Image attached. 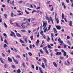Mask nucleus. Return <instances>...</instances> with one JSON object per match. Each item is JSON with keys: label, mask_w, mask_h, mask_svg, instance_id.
<instances>
[{"label": "nucleus", "mask_w": 73, "mask_h": 73, "mask_svg": "<svg viewBox=\"0 0 73 73\" xmlns=\"http://www.w3.org/2000/svg\"><path fill=\"white\" fill-rule=\"evenodd\" d=\"M31 19H28V22H29V23H30V21H31Z\"/></svg>", "instance_id": "41"}, {"label": "nucleus", "mask_w": 73, "mask_h": 73, "mask_svg": "<svg viewBox=\"0 0 73 73\" xmlns=\"http://www.w3.org/2000/svg\"><path fill=\"white\" fill-rule=\"evenodd\" d=\"M7 46V44H4L3 45V47L4 48H6Z\"/></svg>", "instance_id": "29"}, {"label": "nucleus", "mask_w": 73, "mask_h": 73, "mask_svg": "<svg viewBox=\"0 0 73 73\" xmlns=\"http://www.w3.org/2000/svg\"><path fill=\"white\" fill-rule=\"evenodd\" d=\"M22 2H23V1H20L18 2L19 3H22Z\"/></svg>", "instance_id": "53"}, {"label": "nucleus", "mask_w": 73, "mask_h": 73, "mask_svg": "<svg viewBox=\"0 0 73 73\" xmlns=\"http://www.w3.org/2000/svg\"><path fill=\"white\" fill-rule=\"evenodd\" d=\"M22 66L24 67V68H25V63H23L22 64Z\"/></svg>", "instance_id": "34"}, {"label": "nucleus", "mask_w": 73, "mask_h": 73, "mask_svg": "<svg viewBox=\"0 0 73 73\" xmlns=\"http://www.w3.org/2000/svg\"><path fill=\"white\" fill-rule=\"evenodd\" d=\"M22 26V28H23V29H24V28H25V26H23V25H21Z\"/></svg>", "instance_id": "52"}, {"label": "nucleus", "mask_w": 73, "mask_h": 73, "mask_svg": "<svg viewBox=\"0 0 73 73\" xmlns=\"http://www.w3.org/2000/svg\"><path fill=\"white\" fill-rule=\"evenodd\" d=\"M31 22H32V21H34V19L33 18H31Z\"/></svg>", "instance_id": "38"}, {"label": "nucleus", "mask_w": 73, "mask_h": 73, "mask_svg": "<svg viewBox=\"0 0 73 73\" xmlns=\"http://www.w3.org/2000/svg\"><path fill=\"white\" fill-rule=\"evenodd\" d=\"M40 33L41 35L42 36H44V34H43V31H42L40 32Z\"/></svg>", "instance_id": "24"}, {"label": "nucleus", "mask_w": 73, "mask_h": 73, "mask_svg": "<svg viewBox=\"0 0 73 73\" xmlns=\"http://www.w3.org/2000/svg\"><path fill=\"white\" fill-rule=\"evenodd\" d=\"M62 19H64V14L63 13L62 15Z\"/></svg>", "instance_id": "17"}, {"label": "nucleus", "mask_w": 73, "mask_h": 73, "mask_svg": "<svg viewBox=\"0 0 73 73\" xmlns=\"http://www.w3.org/2000/svg\"><path fill=\"white\" fill-rule=\"evenodd\" d=\"M47 48H48V47H47V46H46L44 48H43V50H44L45 51L46 50H47Z\"/></svg>", "instance_id": "10"}, {"label": "nucleus", "mask_w": 73, "mask_h": 73, "mask_svg": "<svg viewBox=\"0 0 73 73\" xmlns=\"http://www.w3.org/2000/svg\"><path fill=\"white\" fill-rule=\"evenodd\" d=\"M30 38L31 39V40H33V36H30Z\"/></svg>", "instance_id": "42"}, {"label": "nucleus", "mask_w": 73, "mask_h": 73, "mask_svg": "<svg viewBox=\"0 0 73 73\" xmlns=\"http://www.w3.org/2000/svg\"><path fill=\"white\" fill-rule=\"evenodd\" d=\"M50 28H51V25H50L48 27V29H47V32H48V31H49V30H50Z\"/></svg>", "instance_id": "8"}, {"label": "nucleus", "mask_w": 73, "mask_h": 73, "mask_svg": "<svg viewBox=\"0 0 73 73\" xmlns=\"http://www.w3.org/2000/svg\"><path fill=\"white\" fill-rule=\"evenodd\" d=\"M4 25L5 26V28L8 27V26H7V25L6 24V23H4Z\"/></svg>", "instance_id": "22"}, {"label": "nucleus", "mask_w": 73, "mask_h": 73, "mask_svg": "<svg viewBox=\"0 0 73 73\" xmlns=\"http://www.w3.org/2000/svg\"><path fill=\"white\" fill-rule=\"evenodd\" d=\"M12 58H13L14 61V62H15L16 64H18V62L17 61V60H15V58H14V57H13L12 56Z\"/></svg>", "instance_id": "4"}, {"label": "nucleus", "mask_w": 73, "mask_h": 73, "mask_svg": "<svg viewBox=\"0 0 73 73\" xmlns=\"http://www.w3.org/2000/svg\"><path fill=\"white\" fill-rule=\"evenodd\" d=\"M47 46L49 49H51L52 48V47L51 46H50V45H48Z\"/></svg>", "instance_id": "28"}, {"label": "nucleus", "mask_w": 73, "mask_h": 73, "mask_svg": "<svg viewBox=\"0 0 73 73\" xmlns=\"http://www.w3.org/2000/svg\"><path fill=\"white\" fill-rule=\"evenodd\" d=\"M13 12H11V17H13Z\"/></svg>", "instance_id": "35"}, {"label": "nucleus", "mask_w": 73, "mask_h": 73, "mask_svg": "<svg viewBox=\"0 0 73 73\" xmlns=\"http://www.w3.org/2000/svg\"><path fill=\"white\" fill-rule=\"evenodd\" d=\"M49 3H50V1H48L46 3V4H49Z\"/></svg>", "instance_id": "61"}, {"label": "nucleus", "mask_w": 73, "mask_h": 73, "mask_svg": "<svg viewBox=\"0 0 73 73\" xmlns=\"http://www.w3.org/2000/svg\"><path fill=\"white\" fill-rule=\"evenodd\" d=\"M28 54H29V55L30 56H32V53H31V52H29Z\"/></svg>", "instance_id": "25"}, {"label": "nucleus", "mask_w": 73, "mask_h": 73, "mask_svg": "<svg viewBox=\"0 0 73 73\" xmlns=\"http://www.w3.org/2000/svg\"><path fill=\"white\" fill-rule=\"evenodd\" d=\"M39 42L40 41H39V40H37V41L36 42L39 43Z\"/></svg>", "instance_id": "59"}, {"label": "nucleus", "mask_w": 73, "mask_h": 73, "mask_svg": "<svg viewBox=\"0 0 73 73\" xmlns=\"http://www.w3.org/2000/svg\"><path fill=\"white\" fill-rule=\"evenodd\" d=\"M56 20L57 23V24H58V23H59V20H58V19L57 18L56 19Z\"/></svg>", "instance_id": "21"}, {"label": "nucleus", "mask_w": 73, "mask_h": 73, "mask_svg": "<svg viewBox=\"0 0 73 73\" xmlns=\"http://www.w3.org/2000/svg\"><path fill=\"white\" fill-rule=\"evenodd\" d=\"M63 55L64 56H66V52H64L63 54Z\"/></svg>", "instance_id": "31"}, {"label": "nucleus", "mask_w": 73, "mask_h": 73, "mask_svg": "<svg viewBox=\"0 0 73 73\" xmlns=\"http://www.w3.org/2000/svg\"><path fill=\"white\" fill-rule=\"evenodd\" d=\"M46 31H47V27H46L45 29L44 30V33H45L46 32Z\"/></svg>", "instance_id": "27"}, {"label": "nucleus", "mask_w": 73, "mask_h": 73, "mask_svg": "<svg viewBox=\"0 0 73 73\" xmlns=\"http://www.w3.org/2000/svg\"><path fill=\"white\" fill-rule=\"evenodd\" d=\"M31 67L32 68H33V69H35V67H34V65H32L31 66Z\"/></svg>", "instance_id": "46"}, {"label": "nucleus", "mask_w": 73, "mask_h": 73, "mask_svg": "<svg viewBox=\"0 0 73 73\" xmlns=\"http://www.w3.org/2000/svg\"><path fill=\"white\" fill-rule=\"evenodd\" d=\"M55 54H56V55H59V52H57V53H56Z\"/></svg>", "instance_id": "49"}, {"label": "nucleus", "mask_w": 73, "mask_h": 73, "mask_svg": "<svg viewBox=\"0 0 73 73\" xmlns=\"http://www.w3.org/2000/svg\"><path fill=\"white\" fill-rule=\"evenodd\" d=\"M72 21H70V23H69V25H70V26H72Z\"/></svg>", "instance_id": "30"}, {"label": "nucleus", "mask_w": 73, "mask_h": 73, "mask_svg": "<svg viewBox=\"0 0 73 73\" xmlns=\"http://www.w3.org/2000/svg\"><path fill=\"white\" fill-rule=\"evenodd\" d=\"M8 60L9 62H12V59L9 58V57H8Z\"/></svg>", "instance_id": "6"}, {"label": "nucleus", "mask_w": 73, "mask_h": 73, "mask_svg": "<svg viewBox=\"0 0 73 73\" xmlns=\"http://www.w3.org/2000/svg\"><path fill=\"white\" fill-rule=\"evenodd\" d=\"M58 42H60V44H63V41L61 40V39L60 38L58 39Z\"/></svg>", "instance_id": "3"}, {"label": "nucleus", "mask_w": 73, "mask_h": 73, "mask_svg": "<svg viewBox=\"0 0 73 73\" xmlns=\"http://www.w3.org/2000/svg\"><path fill=\"white\" fill-rule=\"evenodd\" d=\"M62 52L63 53H65V51L63 49H62Z\"/></svg>", "instance_id": "47"}, {"label": "nucleus", "mask_w": 73, "mask_h": 73, "mask_svg": "<svg viewBox=\"0 0 73 73\" xmlns=\"http://www.w3.org/2000/svg\"><path fill=\"white\" fill-rule=\"evenodd\" d=\"M46 40L48 42H49V41L50 40V38L48 37L47 38H46Z\"/></svg>", "instance_id": "26"}, {"label": "nucleus", "mask_w": 73, "mask_h": 73, "mask_svg": "<svg viewBox=\"0 0 73 73\" xmlns=\"http://www.w3.org/2000/svg\"><path fill=\"white\" fill-rule=\"evenodd\" d=\"M64 58V56H61L60 57V59H61V60H62V59H63Z\"/></svg>", "instance_id": "43"}, {"label": "nucleus", "mask_w": 73, "mask_h": 73, "mask_svg": "<svg viewBox=\"0 0 73 73\" xmlns=\"http://www.w3.org/2000/svg\"><path fill=\"white\" fill-rule=\"evenodd\" d=\"M43 25L42 26V27H44L43 29L44 30V29L46 27V25H47V23L45 22V21H44L43 22Z\"/></svg>", "instance_id": "1"}, {"label": "nucleus", "mask_w": 73, "mask_h": 73, "mask_svg": "<svg viewBox=\"0 0 73 73\" xmlns=\"http://www.w3.org/2000/svg\"><path fill=\"white\" fill-rule=\"evenodd\" d=\"M40 52L41 54H43L44 53V52H43L42 49H40Z\"/></svg>", "instance_id": "16"}, {"label": "nucleus", "mask_w": 73, "mask_h": 73, "mask_svg": "<svg viewBox=\"0 0 73 73\" xmlns=\"http://www.w3.org/2000/svg\"><path fill=\"white\" fill-rule=\"evenodd\" d=\"M25 41H26V42H27V38H25Z\"/></svg>", "instance_id": "54"}, {"label": "nucleus", "mask_w": 73, "mask_h": 73, "mask_svg": "<svg viewBox=\"0 0 73 73\" xmlns=\"http://www.w3.org/2000/svg\"><path fill=\"white\" fill-rule=\"evenodd\" d=\"M1 41H3V37L1 36Z\"/></svg>", "instance_id": "64"}, {"label": "nucleus", "mask_w": 73, "mask_h": 73, "mask_svg": "<svg viewBox=\"0 0 73 73\" xmlns=\"http://www.w3.org/2000/svg\"><path fill=\"white\" fill-rule=\"evenodd\" d=\"M3 35L5 36V37L6 38H7V34H6L5 33H3Z\"/></svg>", "instance_id": "23"}, {"label": "nucleus", "mask_w": 73, "mask_h": 73, "mask_svg": "<svg viewBox=\"0 0 73 73\" xmlns=\"http://www.w3.org/2000/svg\"><path fill=\"white\" fill-rule=\"evenodd\" d=\"M64 48H66V45L65 44H64Z\"/></svg>", "instance_id": "45"}, {"label": "nucleus", "mask_w": 73, "mask_h": 73, "mask_svg": "<svg viewBox=\"0 0 73 73\" xmlns=\"http://www.w3.org/2000/svg\"><path fill=\"white\" fill-rule=\"evenodd\" d=\"M64 64L65 65H67V66H68L69 64H68L66 63V62H65L64 63Z\"/></svg>", "instance_id": "55"}, {"label": "nucleus", "mask_w": 73, "mask_h": 73, "mask_svg": "<svg viewBox=\"0 0 73 73\" xmlns=\"http://www.w3.org/2000/svg\"><path fill=\"white\" fill-rule=\"evenodd\" d=\"M10 1V0H7V2L8 4H9Z\"/></svg>", "instance_id": "57"}, {"label": "nucleus", "mask_w": 73, "mask_h": 73, "mask_svg": "<svg viewBox=\"0 0 73 73\" xmlns=\"http://www.w3.org/2000/svg\"><path fill=\"white\" fill-rule=\"evenodd\" d=\"M15 23L16 24V25L17 26V27H20V26L18 24H17V23Z\"/></svg>", "instance_id": "20"}, {"label": "nucleus", "mask_w": 73, "mask_h": 73, "mask_svg": "<svg viewBox=\"0 0 73 73\" xmlns=\"http://www.w3.org/2000/svg\"><path fill=\"white\" fill-rule=\"evenodd\" d=\"M53 29L54 31V33H57V30H56V29L55 28H54Z\"/></svg>", "instance_id": "11"}, {"label": "nucleus", "mask_w": 73, "mask_h": 73, "mask_svg": "<svg viewBox=\"0 0 73 73\" xmlns=\"http://www.w3.org/2000/svg\"><path fill=\"white\" fill-rule=\"evenodd\" d=\"M67 62L68 63V65H70V63L69 62V60H67Z\"/></svg>", "instance_id": "62"}, {"label": "nucleus", "mask_w": 73, "mask_h": 73, "mask_svg": "<svg viewBox=\"0 0 73 73\" xmlns=\"http://www.w3.org/2000/svg\"><path fill=\"white\" fill-rule=\"evenodd\" d=\"M66 1L67 3H69V0H66Z\"/></svg>", "instance_id": "51"}, {"label": "nucleus", "mask_w": 73, "mask_h": 73, "mask_svg": "<svg viewBox=\"0 0 73 73\" xmlns=\"http://www.w3.org/2000/svg\"><path fill=\"white\" fill-rule=\"evenodd\" d=\"M12 67L13 68H15V65H13L12 66Z\"/></svg>", "instance_id": "50"}, {"label": "nucleus", "mask_w": 73, "mask_h": 73, "mask_svg": "<svg viewBox=\"0 0 73 73\" xmlns=\"http://www.w3.org/2000/svg\"><path fill=\"white\" fill-rule=\"evenodd\" d=\"M39 36H40V35H39V33L38 34V35L37 36V37H39Z\"/></svg>", "instance_id": "60"}, {"label": "nucleus", "mask_w": 73, "mask_h": 73, "mask_svg": "<svg viewBox=\"0 0 73 73\" xmlns=\"http://www.w3.org/2000/svg\"><path fill=\"white\" fill-rule=\"evenodd\" d=\"M42 66L43 68H45V65L44 63H42Z\"/></svg>", "instance_id": "12"}, {"label": "nucleus", "mask_w": 73, "mask_h": 73, "mask_svg": "<svg viewBox=\"0 0 73 73\" xmlns=\"http://www.w3.org/2000/svg\"><path fill=\"white\" fill-rule=\"evenodd\" d=\"M20 58V56L18 55H17L16 56V58Z\"/></svg>", "instance_id": "32"}, {"label": "nucleus", "mask_w": 73, "mask_h": 73, "mask_svg": "<svg viewBox=\"0 0 73 73\" xmlns=\"http://www.w3.org/2000/svg\"><path fill=\"white\" fill-rule=\"evenodd\" d=\"M53 64L54 65V66H55V67H57V64H56V62H53Z\"/></svg>", "instance_id": "14"}, {"label": "nucleus", "mask_w": 73, "mask_h": 73, "mask_svg": "<svg viewBox=\"0 0 73 73\" xmlns=\"http://www.w3.org/2000/svg\"><path fill=\"white\" fill-rule=\"evenodd\" d=\"M16 35L17 36V37H21V35L19 33H17Z\"/></svg>", "instance_id": "7"}, {"label": "nucleus", "mask_w": 73, "mask_h": 73, "mask_svg": "<svg viewBox=\"0 0 73 73\" xmlns=\"http://www.w3.org/2000/svg\"><path fill=\"white\" fill-rule=\"evenodd\" d=\"M0 61L1 63H4V61L3 60V58H0Z\"/></svg>", "instance_id": "13"}, {"label": "nucleus", "mask_w": 73, "mask_h": 73, "mask_svg": "<svg viewBox=\"0 0 73 73\" xmlns=\"http://www.w3.org/2000/svg\"><path fill=\"white\" fill-rule=\"evenodd\" d=\"M42 60L44 61V63H46V62H47V60H46V58H43Z\"/></svg>", "instance_id": "5"}, {"label": "nucleus", "mask_w": 73, "mask_h": 73, "mask_svg": "<svg viewBox=\"0 0 73 73\" xmlns=\"http://www.w3.org/2000/svg\"><path fill=\"white\" fill-rule=\"evenodd\" d=\"M20 42H21V44H24V41H23V40H21V39H20Z\"/></svg>", "instance_id": "15"}, {"label": "nucleus", "mask_w": 73, "mask_h": 73, "mask_svg": "<svg viewBox=\"0 0 73 73\" xmlns=\"http://www.w3.org/2000/svg\"><path fill=\"white\" fill-rule=\"evenodd\" d=\"M50 21H53V19H52V18L51 17H50Z\"/></svg>", "instance_id": "63"}, {"label": "nucleus", "mask_w": 73, "mask_h": 73, "mask_svg": "<svg viewBox=\"0 0 73 73\" xmlns=\"http://www.w3.org/2000/svg\"><path fill=\"white\" fill-rule=\"evenodd\" d=\"M2 56L3 57H5V54L3 53H2Z\"/></svg>", "instance_id": "56"}, {"label": "nucleus", "mask_w": 73, "mask_h": 73, "mask_svg": "<svg viewBox=\"0 0 73 73\" xmlns=\"http://www.w3.org/2000/svg\"><path fill=\"white\" fill-rule=\"evenodd\" d=\"M29 47L30 49H32V45H30Z\"/></svg>", "instance_id": "58"}, {"label": "nucleus", "mask_w": 73, "mask_h": 73, "mask_svg": "<svg viewBox=\"0 0 73 73\" xmlns=\"http://www.w3.org/2000/svg\"><path fill=\"white\" fill-rule=\"evenodd\" d=\"M45 52L47 54H49V52H48V51L47 50H46Z\"/></svg>", "instance_id": "37"}, {"label": "nucleus", "mask_w": 73, "mask_h": 73, "mask_svg": "<svg viewBox=\"0 0 73 73\" xmlns=\"http://www.w3.org/2000/svg\"><path fill=\"white\" fill-rule=\"evenodd\" d=\"M17 73H21V70L20 69L18 70L17 71Z\"/></svg>", "instance_id": "19"}, {"label": "nucleus", "mask_w": 73, "mask_h": 73, "mask_svg": "<svg viewBox=\"0 0 73 73\" xmlns=\"http://www.w3.org/2000/svg\"><path fill=\"white\" fill-rule=\"evenodd\" d=\"M10 23L11 24H13V23H12V21L11 20L10 21Z\"/></svg>", "instance_id": "40"}, {"label": "nucleus", "mask_w": 73, "mask_h": 73, "mask_svg": "<svg viewBox=\"0 0 73 73\" xmlns=\"http://www.w3.org/2000/svg\"><path fill=\"white\" fill-rule=\"evenodd\" d=\"M4 42H5L7 44H8V42H7V40L6 39H5L4 40Z\"/></svg>", "instance_id": "39"}, {"label": "nucleus", "mask_w": 73, "mask_h": 73, "mask_svg": "<svg viewBox=\"0 0 73 73\" xmlns=\"http://www.w3.org/2000/svg\"><path fill=\"white\" fill-rule=\"evenodd\" d=\"M46 20H50V18L48 17V16H46Z\"/></svg>", "instance_id": "18"}, {"label": "nucleus", "mask_w": 73, "mask_h": 73, "mask_svg": "<svg viewBox=\"0 0 73 73\" xmlns=\"http://www.w3.org/2000/svg\"><path fill=\"white\" fill-rule=\"evenodd\" d=\"M36 70H38V67L37 66H36Z\"/></svg>", "instance_id": "44"}, {"label": "nucleus", "mask_w": 73, "mask_h": 73, "mask_svg": "<svg viewBox=\"0 0 73 73\" xmlns=\"http://www.w3.org/2000/svg\"><path fill=\"white\" fill-rule=\"evenodd\" d=\"M53 7H52L51 9V12H52V11H53Z\"/></svg>", "instance_id": "48"}, {"label": "nucleus", "mask_w": 73, "mask_h": 73, "mask_svg": "<svg viewBox=\"0 0 73 73\" xmlns=\"http://www.w3.org/2000/svg\"><path fill=\"white\" fill-rule=\"evenodd\" d=\"M27 20V19H26V18H24L23 19L22 21H26Z\"/></svg>", "instance_id": "33"}, {"label": "nucleus", "mask_w": 73, "mask_h": 73, "mask_svg": "<svg viewBox=\"0 0 73 73\" xmlns=\"http://www.w3.org/2000/svg\"><path fill=\"white\" fill-rule=\"evenodd\" d=\"M11 33L10 34V36H13V35L14 37H16V35L13 31H11Z\"/></svg>", "instance_id": "2"}, {"label": "nucleus", "mask_w": 73, "mask_h": 73, "mask_svg": "<svg viewBox=\"0 0 73 73\" xmlns=\"http://www.w3.org/2000/svg\"><path fill=\"white\" fill-rule=\"evenodd\" d=\"M4 16L5 18H7V14H4Z\"/></svg>", "instance_id": "36"}, {"label": "nucleus", "mask_w": 73, "mask_h": 73, "mask_svg": "<svg viewBox=\"0 0 73 73\" xmlns=\"http://www.w3.org/2000/svg\"><path fill=\"white\" fill-rule=\"evenodd\" d=\"M56 28L58 29H59L60 30V29H61V27L59 26H56Z\"/></svg>", "instance_id": "9"}]
</instances>
